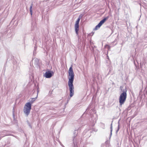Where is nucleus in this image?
I'll return each mask as SVG.
<instances>
[{"label": "nucleus", "mask_w": 147, "mask_h": 147, "mask_svg": "<svg viewBox=\"0 0 147 147\" xmlns=\"http://www.w3.org/2000/svg\"><path fill=\"white\" fill-rule=\"evenodd\" d=\"M68 85L69 87V90L70 92V96L71 97L74 94V86L73 83L74 80V75L72 67H71L68 71Z\"/></svg>", "instance_id": "1"}, {"label": "nucleus", "mask_w": 147, "mask_h": 147, "mask_svg": "<svg viewBox=\"0 0 147 147\" xmlns=\"http://www.w3.org/2000/svg\"><path fill=\"white\" fill-rule=\"evenodd\" d=\"M127 90H125L123 92L121 93L119 98V102L120 105H122L125 102L127 98Z\"/></svg>", "instance_id": "2"}, {"label": "nucleus", "mask_w": 147, "mask_h": 147, "mask_svg": "<svg viewBox=\"0 0 147 147\" xmlns=\"http://www.w3.org/2000/svg\"><path fill=\"white\" fill-rule=\"evenodd\" d=\"M31 109V105L30 102H27L25 105L24 109V112L27 116L29 114Z\"/></svg>", "instance_id": "3"}, {"label": "nucleus", "mask_w": 147, "mask_h": 147, "mask_svg": "<svg viewBox=\"0 0 147 147\" xmlns=\"http://www.w3.org/2000/svg\"><path fill=\"white\" fill-rule=\"evenodd\" d=\"M109 18V16H107L105 18L102 20H101L99 23L96 26L95 29L97 30Z\"/></svg>", "instance_id": "4"}, {"label": "nucleus", "mask_w": 147, "mask_h": 147, "mask_svg": "<svg viewBox=\"0 0 147 147\" xmlns=\"http://www.w3.org/2000/svg\"><path fill=\"white\" fill-rule=\"evenodd\" d=\"M80 20V18H79L76 21L75 25V28L76 33L77 35L78 34V31L79 30V22Z\"/></svg>", "instance_id": "5"}, {"label": "nucleus", "mask_w": 147, "mask_h": 147, "mask_svg": "<svg viewBox=\"0 0 147 147\" xmlns=\"http://www.w3.org/2000/svg\"><path fill=\"white\" fill-rule=\"evenodd\" d=\"M52 76V74L50 71H47L45 73V77L46 78H50Z\"/></svg>", "instance_id": "6"}, {"label": "nucleus", "mask_w": 147, "mask_h": 147, "mask_svg": "<svg viewBox=\"0 0 147 147\" xmlns=\"http://www.w3.org/2000/svg\"><path fill=\"white\" fill-rule=\"evenodd\" d=\"M32 4L30 6V13L31 16H32Z\"/></svg>", "instance_id": "7"}, {"label": "nucleus", "mask_w": 147, "mask_h": 147, "mask_svg": "<svg viewBox=\"0 0 147 147\" xmlns=\"http://www.w3.org/2000/svg\"><path fill=\"white\" fill-rule=\"evenodd\" d=\"M36 98H32L31 101L29 102H30L31 103V105L35 101Z\"/></svg>", "instance_id": "8"}, {"label": "nucleus", "mask_w": 147, "mask_h": 147, "mask_svg": "<svg viewBox=\"0 0 147 147\" xmlns=\"http://www.w3.org/2000/svg\"><path fill=\"white\" fill-rule=\"evenodd\" d=\"M105 47L107 48L108 49H110V47L109 45H106L105 46Z\"/></svg>", "instance_id": "9"}]
</instances>
